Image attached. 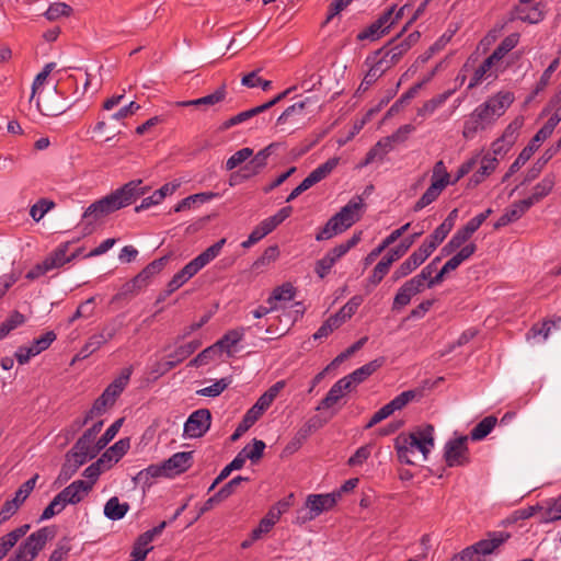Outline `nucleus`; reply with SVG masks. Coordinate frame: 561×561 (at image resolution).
Masks as SVG:
<instances>
[{
  "instance_id": "f257e3e1",
  "label": "nucleus",
  "mask_w": 561,
  "mask_h": 561,
  "mask_svg": "<svg viewBox=\"0 0 561 561\" xmlns=\"http://www.w3.org/2000/svg\"><path fill=\"white\" fill-rule=\"evenodd\" d=\"M515 100L511 91H499L478 105L465 119L462 136L473 139L479 131L485 130L500 118Z\"/></svg>"
},
{
  "instance_id": "f03ea898",
  "label": "nucleus",
  "mask_w": 561,
  "mask_h": 561,
  "mask_svg": "<svg viewBox=\"0 0 561 561\" xmlns=\"http://www.w3.org/2000/svg\"><path fill=\"white\" fill-rule=\"evenodd\" d=\"M148 190L149 187L142 186L141 180L130 181L111 194L92 203L84 210L83 219L91 225L101 218L133 204L136 199L144 196Z\"/></svg>"
},
{
  "instance_id": "7ed1b4c3",
  "label": "nucleus",
  "mask_w": 561,
  "mask_h": 561,
  "mask_svg": "<svg viewBox=\"0 0 561 561\" xmlns=\"http://www.w3.org/2000/svg\"><path fill=\"white\" fill-rule=\"evenodd\" d=\"M393 445L401 463L415 465L413 457L416 451L422 455V460L426 461L435 446L434 426L426 424L409 433H401L394 438Z\"/></svg>"
},
{
  "instance_id": "20e7f679",
  "label": "nucleus",
  "mask_w": 561,
  "mask_h": 561,
  "mask_svg": "<svg viewBox=\"0 0 561 561\" xmlns=\"http://www.w3.org/2000/svg\"><path fill=\"white\" fill-rule=\"evenodd\" d=\"M364 201L360 196H354L341 208L339 213L332 216L324 227L316 234L317 241L329 240L348 228H351L362 216Z\"/></svg>"
},
{
  "instance_id": "39448f33",
  "label": "nucleus",
  "mask_w": 561,
  "mask_h": 561,
  "mask_svg": "<svg viewBox=\"0 0 561 561\" xmlns=\"http://www.w3.org/2000/svg\"><path fill=\"white\" fill-rule=\"evenodd\" d=\"M448 185H453L451 176L447 171L444 161L439 160L433 167L431 185L426 188L423 195L414 204L413 210L420 211L426 206L431 205L439 197V195Z\"/></svg>"
},
{
  "instance_id": "423d86ee",
  "label": "nucleus",
  "mask_w": 561,
  "mask_h": 561,
  "mask_svg": "<svg viewBox=\"0 0 561 561\" xmlns=\"http://www.w3.org/2000/svg\"><path fill=\"white\" fill-rule=\"evenodd\" d=\"M339 499V493L308 495L305 502V506L297 513L296 523L302 525L317 518L323 512L331 510L336 504Z\"/></svg>"
},
{
  "instance_id": "0eeeda50",
  "label": "nucleus",
  "mask_w": 561,
  "mask_h": 561,
  "mask_svg": "<svg viewBox=\"0 0 561 561\" xmlns=\"http://www.w3.org/2000/svg\"><path fill=\"white\" fill-rule=\"evenodd\" d=\"M55 535L54 529L43 527L32 533L18 548L15 556L21 561H33L43 550L46 542Z\"/></svg>"
},
{
  "instance_id": "6e6552de",
  "label": "nucleus",
  "mask_w": 561,
  "mask_h": 561,
  "mask_svg": "<svg viewBox=\"0 0 561 561\" xmlns=\"http://www.w3.org/2000/svg\"><path fill=\"white\" fill-rule=\"evenodd\" d=\"M404 9L405 7L400 8L394 15L396 7H390L375 22L362 31L357 35V38L360 41H376L380 38L390 28V26L402 16Z\"/></svg>"
},
{
  "instance_id": "1a4fd4ad",
  "label": "nucleus",
  "mask_w": 561,
  "mask_h": 561,
  "mask_svg": "<svg viewBox=\"0 0 561 561\" xmlns=\"http://www.w3.org/2000/svg\"><path fill=\"white\" fill-rule=\"evenodd\" d=\"M468 437L459 436L449 439L444 446V459L448 467L466 466L470 461L467 446Z\"/></svg>"
},
{
  "instance_id": "9d476101",
  "label": "nucleus",
  "mask_w": 561,
  "mask_h": 561,
  "mask_svg": "<svg viewBox=\"0 0 561 561\" xmlns=\"http://www.w3.org/2000/svg\"><path fill=\"white\" fill-rule=\"evenodd\" d=\"M211 413L208 409H198L190 414L183 427L186 438H199L210 428Z\"/></svg>"
},
{
  "instance_id": "9b49d317",
  "label": "nucleus",
  "mask_w": 561,
  "mask_h": 561,
  "mask_svg": "<svg viewBox=\"0 0 561 561\" xmlns=\"http://www.w3.org/2000/svg\"><path fill=\"white\" fill-rule=\"evenodd\" d=\"M226 243V239L222 238L218 240L216 243L207 248L201 254H198L195 259L190 261L182 270L181 273L185 276L187 280H190L193 276H195L203 267H205L208 263L215 260L221 252L224 245Z\"/></svg>"
},
{
  "instance_id": "f8f14e48",
  "label": "nucleus",
  "mask_w": 561,
  "mask_h": 561,
  "mask_svg": "<svg viewBox=\"0 0 561 561\" xmlns=\"http://www.w3.org/2000/svg\"><path fill=\"white\" fill-rule=\"evenodd\" d=\"M226 243V239L222 238L218 240L216 243L207 248L201 254H198L195 259L190 261L182 270L181 273L185 276L187 280H190L193 276H195L203 267H205L208 263L215 260L221 252L224 245Z\"/></svg>"
},
{
  "instance_id": "ddd939ff",
  "label": "nucleus",
  "mask_w": 561,
  "mask_h": 561,
  "mask_svg": "<svg viewBox=\"0 0 561 561\" xmlns=\"http://www.w3.org/2000/svg\"><path fill=\"white\" fill-rule=\"evenodd\" d=\"M92 458H94V456L89 451L76 449V445H73L65 456V462L61 466L58 479L60 481H68L76 474L81 466Z\"/></svg>"
},
{
  "instance_id": "4468645a",
  "label": "nucleus",
  "mask_w": 561,
  "mask_h": 561,
  "mask_svg": "<svg viewBox=\"0 0 561 561\" xmlns=\"http://www.w3.org/2000/svg\"><path fill=\"white\" fill-rule=\"evenodd\" d=\"M91 490V483L83 480H76L61 490L57 496L65 506L68 504L75 505L81 502Z\"/></svg>"
},
{
  "instance_id": "2eb2a0df",
  "label": "nucleus",
  "mask_w": 561,
  "mask_h": 561,
  "mask_svg": "<svg viewBox=\"0 0 561 561\" xmlns=\"http://www.w3.org/2000/svg\"><path fill=\"white\" fill-rule=\"evenodd\" d=\"M366 64L369 69L359 84V90H368L387 70L390 69L389 64L379 57L376 53L371 57H367Z\"/></svg>"
},
{
  "instance_id": "dca6fc26",
  "label": "nucleus",
  "mask_w": 561,
  "mask_h": 561,
  "mask_svg": "<svg viewBox=\"0 0 561 561\" xmlns=\"http://www.w3.org/2000/svg\"><path fill=\"white\" fill-rule=\"evenodd\" d=\"M279 146L278 142H272L268 146L261 149L243 168L244 172L242 178L249 179L251 176L257 175L266 165L268 157L274 152L275 149Z\"/></svg>"
},
{
  "instance_id": "f3484780",
  "label": "nucleus",
  "mask_w": 561,
  "mask_h": 561,
  "mask_svg": "<svg viewBox=\"0 0 561 561\" xmlns=\"http://www.w3.org/2000/svg\"><path fill=\"white\" fill-rule=\"evenodd\" d=\"M383 364V358H376L362 367L355 369L350 375L341 378L342 381L347 383V388L350 391L354 389L357 385L362 383L369 376H371L377 369H379Z\"/></svg>"
},
{
  "instance_id": "a211bd4d",
  "label": "nucleus",
  "mask_w": 561,
  "mask_h": 561,
  "mask_svg": "<svg viewBox=\"0 0 561 561\" xmlns=\"http://www.w3.org/2000/svg\"><path fill=\"white\" fill-rule=\"evenodd\" d=\"M510 537V534L506 531H491L488 534L486 538L476 542L474 547L480 558L483 559L484 557L492 554Z\"/></svg>"
},
{
  "instance_id": "6ab92c4d",
  "label": "nucleus",
  "mask_w": 561,
  "mask_h": 561,
  "mask_svg": "<svg viewBox=\"0 0 561 561\" xmlns=\"http://www.w3.org/2000/svg\"><path fill=\"white\" fill-rule=\"evenodd\" d=\"M546 5L540 1L528 8L527 5H516L514 8V18L530 24H537L543 20Z\"/></svg>"
},
{
  "instance_id": "aec40b11",
  "label": "nucleus",
  "mask_w": 561,
  "mask_h": 561,
  "mask_svg": "<svg viewBox=\"0 0 561 561\" xmlns=\"http://www.w3.org/2000/svg\"><path fill=\"white\" fill-rule=\"evenodd\" d=\"M531 206V201L527 198L512 204L494 224V228L499 229L518 220Z\"/></svg>"
},
{
  "instance_id": "412c9836",
  "label": "nucleus",
  "mask_w": 561,
  "mask_h": 561,
  "mask_svg": "<svg viewBox=\"0 0 561 561\" xmlns=\"http://www.w3.org/2000/svg\"><path fill=\"white\" fill-rule=\"evenodd\" d=\"M411 224L407 222L387 236L378 247L373 249L364 259L365 266L370 265L389 245L394 243L408 229Z\"/></svg>"
},
{
  "instance_id": "4be33fe9",
  "label": "nucleus",
  "mask_w": 561,
  "mask_h": 561,
  "mask_svg": "<svg viewBox=\"0 0 561 561\" xmlns=\"http://www.w3.org/2000/svg\"><path fill=\"white\" fill-rule=\"evenodd\" d=\"M438 69V66L432 70V72L422 81L419 83H415L413 87H411L407 92H404L388 110L387 116H392L397 113H399L404 106H407L412 99L416 96L419 91L422 89L423 84L428 82L432 77L435 75L436 70Z\"/></svg>"
},
{
  "instance_id": "5701e85b",
  "label": "nucleus",
  "mask_w": 561,
  "mask_h": 561,
  "mask_svg": "<svg viewBox=\"0 0 561 561\" xmlns=\"http://www.w3.org/2000/svg\"><path fill=\"white\" fill-rule=\"evenodd\" d=\"M192 453L180 451L172 455L164 462L169 477H173L186 471L192 466Z\"/></svg>"
},
{
  "instance_id": "b1692460",
  "label": "nucleus",
  "mask_w": 561,
  "mask_h": 561,
  "mask_svg": "<svg viewBox=\"0 0 561 561\" xmlns=\"http://www.w3.org/2000/svg\"><path fill=\"white\" fill-rule=\"evenodd\" d=\"M499 160L493 157L491 152H486L480 160V167L470 178V183L478 185L482 183L489 175H491L497 168Z\"/></svg>"
},
{
  "instance_id": "393cba45",
  "label": "nucleus",
  "mask_w": 561,
  "mask_h": 561,
  "mask_svg": "<svg viewBox=\"0 0 561 561\" xmlns=\"http://www.w3.org/2000/svg\"><path fill=\"white\" fill-rule=\"evenodd\" d=\"M102 426L103 421H99L92 427L87 430L76 442V449H84L95 457L101 449H99V440L95 445H93V442L95 436L100 433Z\"/></svg>"
},
{
  "instance_id": "a878e982",
  "label": "nucleus",
  "mask_w": 561,
  "mask_h": 561,
  "mask_svg": "<svg viewBox=\"0 0 561 561\" xmlns=\"http://www.w3.org/2000/svg\"><path fill=\"white\" fill-rule=\"evenodd\" d=\"M30 529L28 524H24L12 531L0 537V560L16 545V542L26 535Z\"/></svg>"
},
{
  "instance_id": "bb28decb",
  "label": "nucleus",
  "mask_w": 561,
  "mask_h": 561,
  "mask_svg": "<svg viewBox=\"0 0 561 561\" xmlns=\"http://www.w3.org/2000/svg\"><path fill=\"white\" fill-rule=\"evenodd\" d=\"M393 144L389 140L388 136L381 138L376 145L367 152L365 160L360 167H366L376 160L382 161L385 157L393 149Z\"/></svg>"
},
{
  "instance_id": "cd10ccee",
  "label": "nucleus",
  "mask_w": 561,
  "mask_h": 561,
  "mask_svg": "<svg viewBox=\"0 0 561 561\" xmlns=\"http://www.w3.org/2000/svg\"><path fill=\"white\" fill-rule=\"evenodd\" d=\"M346 391H350L347 388V383L342 381V379L337 380L328 391L327 396L321 400L317 410L321 409H330L335 405L339 400L344 396Z\"/></svg>"
},
{
  "instance_id": "c85d7f7f",
  "label": "nucleus",
  "mask_w": 561,
  "mask_h": 561,
  "mask_svg": "<svg viewBox=\"0 0 561 561\" xmlns=\"http://www.w3.org/2000/svg\"><path fill=\"white\" fill-rule=\"evenodd\" d=\"M128 511L129 504L127 502H119L117 496L108 499L104 505V515L111 520L122 519Z\"/></svg>"
},
{
  "instance_id": "c756f323",
  "label": "nucleus",
  "mask_w": 561,
  "mask_h": 561,
  "mask_svg": "<svg viewBox=\"0 0 561 561\" xmlns=\"http://www.w3.org/2000/svg\"><path fill=\"white\" fill-rule=\"evenodd\" d=\"M409 50V44H403L401 41L390 48H382L376 54L381 57L387 64H389L390 68H392L402 56Z\"/></svg>"
},
{
  "instance_id": "7c9ffc66",
  "label": "nucleus",
  "mask_w": 561,
  "mask_h": 561,
  "mask_svg": "<svg viewBox=\"0 0 561 561\" xmlns=\"http://www.w3.org/2000/svg\"><path fill=\"white\" fill-rule=\"evenodd\" d=\"M245 329L237 328L233 330H229L224 336L218 340L215 344L218 347L219 352L226 351L230 353L231 348L237 345L244 337Z\"/></svg>"
},
{
  "instance_id": "2f4dec72",
  "label": "nucleus",
  "mask_w": 561,
  "mask_h": 561,
  "mask_svg": "<svg viewBox=\"0 0 561 561\" xmlns=\"http://www.w3.org/2000/svg\"><path fill=\"white\" fill-rule=\"evenodd\" d=\"M340 159L333 157L327 160L324 163L317 167L313 171L309 173L307 180L313 185L324 180L339 164Z\"/></svg>"
},
{
  "instance_id": "473e14b6",
  "label": "nucleus",
  "mask_w": 561,
  "mask_h": 561,
  "mask_svg": "<svg viewBox=\"0 0 561 561\" xmlns=\"http://www.w3.org/2000/svg\"><path fill=\"white\" fill-rule=\"evenodd\" d=\"M169 259V255H164L160 259L153 260L134 278V282L145 283L152 276L159 274L167 265Z\"/></svg>"
},
{
  "instance_id": "72a5a7b5",
  "label": "nucleus",
  "mask_w": 561,
  "mask_h": 561,
  "mask_svg": "<svg viewBox=\"0 0 561 561\" xmlns=\"http://www.w3.org/2000/svg\"><path fill=\"white\" fill-rule=\"evenodd\" d=\"M550 106L554 112L550 115L545 125L540 128L549 137L552 135L554 128L561 122V91L551 100Z\"/></svg>"
},
{
  "instance_id": "f704fd0d",
  "label": "nucleus",
  "mask_w": 561,
  "mask_h": 561,
  "mask_svg": "<svg viewBox=\"0 0 561 561\" xmlns=\"http://www.w3.org/2000/svg\"><path fill=\"white\" fill-rule=\"evenodd\" d=\"M295 298V288L291 284L285 283L282 286L276 287L266 302L268 306H278V302L290 301Z\"/></svg>"
},
{
  "instance_id": "c9c22d12",
  "label": "nucleus",
  "mask_w": 561,
  "mask_h": 561,
  "mask_svg": "<svg viewBox=\"0 0 561 561\" xmlns=\"http://www.w3.org/2000/svg\"><path fill=\"white\" fill-rule=\"evenodd\" d=\"M393 263L391 257L387 254L374 267L371 275L368 277L367 283L370 287H376L383 277L389 273L390 266Z\"/></svg>"
},
{
  "instance_id": "e433bc0d",
  "label": "nucleus",
  "mask_w": 561,
  "mask_h": 561,
  "mask_svg": "<svg viewBox=\"0 0 561 561\" xmlns=\"http://www.w3.org/2000/svg\"><path fill=\"white\" fill-rule=\"evenodd\" d=\"M497 423V419L493 415L486 416L481 420L470 432L472 440H481L486 437Z\"/></svg>"
},
{
  "instance_id": "4c0bfd02",
  "label": "nucleus",
  "mask_w": 561,
  "mask_h": 561,
  "mask_svg": "<svg viewBox=\"0 0 561 561\" xmlns=\"http://www.w3.org/2000/svg\"><path fill=\"white\" fill-rule=\"evenodd\" d=\"M538 513L540 514L541 523H551L561 519V495L552 500L547 507H539Z\"/></svg>"
},
{
  "instance_id": "58836bf2",
  "label": "nucleus",
  "mask_w": 561,
  "mask_h": 561,
  "mask_svg": "<svg viewBox=\"0 0 561 561\" xmlns=\"http://www.w3.org/2000/svg\"><path fill=\"white\" fill-rule=\"evenodd\" d=\"M216 194L214 193H198L190 195L182 201H180L173 208L174 213H180L186 209H191L196 203H206L214 198Z\"/></svg>"
},
{
  "instance_id": "ea45409f",
  "label": "nucleus",
  "mask_w": 561,
  "mask_h": 561,
  "mask_svg": "<svg viewBox=\"0 0 561 561\" xmlns=\"http://www.w3.org/2000/svg\"><path fill=\"white\" fill-rule=\"evenodd\" d=\"M278 512L268 510L267 514L260 520L259 526L252 530V539L257 540L262 535L267 534L279 520Z\"/></svg>"
},
{
  "instance_id": "a19ab883",
  "label": "nucleus",
  "mask_w": 561,
  "mask_h": 561,
  "mask_svg": "<svg viewBox=\"0 0 561 561\" xmlns=\"http://www.w3.org/2000/svg\"><path fill=\"white\" fill-rule=\"evenodd\" d=\"M67 252L68 244L64 243L45 259L51 270L61 267L75 257V255L67 256Z\"/></svg>"
},
{
  "instance_id": "79ce46f5",
  "label": "nucleus",
  "mask_w": 561,
  "mask_h": 561,
  "mask_svg": "<svg viewBox=\"0 0 561 561\" xmlns=\"http://www.w3.org/2000/svg\"><path fill=\"white\" fill-rule=\"evenodd\" d=\"M559 66H560V59L554 58L550 62V65L547 67V69L542 72L539 81L537 82V84L535 87L533 94L527 99V102H530L535 98V95H537L538 93H540L541 91H543L546 89V87L550 82L552 73L558 69Z\"/></svg>"
},
{
  "instance_id": "37998d69",
  "label": "nucleus",
  "mask_w": 561,
  "mask_h": 561,
  "mask_svg": "<svg viewBox=\"0 0 561 561\" xmlns=\"http://www.w3.org/2000/svg\"><path fill=\"white\" fill-rule=\"evenodd\" d=\"M496 65L488 57L473 72L470 79L468 88H474L480 84L485 78L490 77L493 72V68Z\"/></svg>"
},
{
  "instance_id": "c03bdc74",
  "label": "nucleus",
  "mask_w": 561,
  "mask_h": 561,
  "mask_svg": "<svg viewBox=\"0 0 561 561\" xmlns=\"http://www.w3.org/2000/svg\"><path fill=\"white\" fill-rule=\"evenodd\" d=\"M554 186V179L552 176H545L539 183L534 187V193L531 196L527 197V199L531 201V205L542 199L547 196Z\"/></svg>"
},
{
  "instance_id": "a18cd8bd",
  "label": "nucleus",
  "mask_w": 561,
  "mask_h": 561,
  "mask_svg": "<svg viewBox=\"0 0 561 561\" xmlns=\"http://www.w3.org/2000/svg\"><path fill=\"white\" fill-rule=\"evenodd\" d=\"M25 322V317L19 311L12 312L0 325V340Z\"/></svg>"
},
{
  "instance_id": "49530a36",
  "label": "nucleus",
  "mask_w": 561,
  "mask_h": 561,
  "mask_svg": "<svg viewBox=\"0 0 561 561\" xmlns=\"http://www.w3.org/2000/svg\"><path fill=\"white\" fill-rule=\"evenodd\" d=\"M159 477H169L164 462L150 465L138 472V479L145 483H149L152 479Z\"/></svg>"
},
{
  "instance_id": "de8ad7c7",
  "label": "nucleus",
  "mask_w": 561,
  "mask_h": 561,
  "mask_svg": "<svg viewBox=\"0 0 561 561\" xmlns=\"http://www.w3.org/2000/svg\"><path fill=\"white\" fill-rule=\"evenodd\" d=\"M449 92L439 94L428 101H426L419 110L417 116L426 117L432 115L439 106H442L449 96Z\"/></svg>"
},
{
  "instance_id": "09e8293b",
  "label": "nucleus",
  "mask_w": 561,
  "mask_h": 561,
  "mask_svg": "<svg viewBox=\"0 0 561 561\" xmlns=\"http://www.w3.org/2000/svg\"><path fill=\"white\" fill-rule=\"evenodd\" d=\"M416 294L414 293V290L408 285V283L405 282L397 291L394 298H393V304H392V309L393 310H398V309H401L403 307H405L407 305L410 304L411 299L413 296H415Z\"/></svg>"
},
{
  "instance_id": "8fccbe9b",
  "label": "nucleus",
  "mask_w": 561,
  "mask_h": 561,
  "mask_svg": "<svg viewBox=\"0 0 561 561\" xmlns=\"http://www.w3.org/2000/svg\"><path fill=\"white\" fill-rule=\"evenodd\" d=\"M423 233V230H420L417 232H414L410 237L405 238L398 247L390 249L387 253L389 257L394 262L399 260L408 250L409 248L414 243V241L420 238Z\"/></svg>"
},
{
  "instance_id": "3c124183",
  "label": "nucleus",
  "mask_w": 561,
  "mask_h": 561,
  "mask_svg": "<svg viewBox=\"0 0 561 561\" xmlns=\"http://www.w3.org/2000/svg\"><path fill=\"white\" fill-rule=\"evenodd\" d=\"M220 354L218 347L216 344H213L211 346L206 347L196 357H194L190 362L191 367H199L207 365L211 360H214L218 355Z\"/></svg>"
},
{
  "instance_id": "603ef678",
  "label": "nucleus",
  "mask_w": 561,
  "mask_h": 561,
  "mask_svg": "<svg viewBox=\"0 0 561 561\" xmlns=\"http://www.w3.org/2000/svg\"><path fill=\"white\" fill-rule=\"evenodd\" d=\"M524 125V117L518 116L514 118L505 128L503 135L500 137L508 145H514L518 138L520 128Z\"/></svg>"
},
{
  "instance_id": "864d4df0",
  "label": "nucleus",
  "mask_w": 561,
  "mask_h": 561,
  "mask_svg": "<svg viewBox=\"0 0 561 561\" xmlns=\"http://www.w3.org/2000/svg\"><path fill=\"white\" fill-rule=\"evenodd\" d=\"M37 479H38V474H34L32 478H30L27 481H25L18 489L14 497L11 501L14 502L20 507L25 502V500L30 496L32 491L34 490Z\"/></svg>"
},
{
  "instance_id": "5fc2aeb1",
  "label": "nucleus",
  "mask_w": 561,
  "mask_h": 561,
  "mask_svg": "<svg viewBox=\"0 0 561 561\" xmlns=\"http://www.w3.org/2000/svg\"><path fill=\"white\" fill-rule=\"evenodd\" d=\"M231 380L229 378H221L216 380L213 385L202 388L196 391L198 396L202 397H218L230 385Z\"/></svg>"
},
{
  "instance_id": "6e6d98bb",
  "label": "nucleus",
  "mask_w": 561,
  "mask_h": 561,
  "mask_svg": "<svg viewBox=\"0 0 561 561\" xmlns=\"http://www.w3.org/2000/svg\"><path fill=\"white\" fill-rule=\"evenodd\" d=\"M535 153V146H526L515 159V161L511 164L507 173L504 176V180L512 176L516 173Z\"/></svg>"
},
{
  "instance_id": "4d7b16f0",
  "label": "nucleus",
  "mask_w": 561,
  "mask_h": 561,
  "mask_svg": "<svg viewBox=\"0 0 561 561\" xmlns=\"http://www.w3.org/2000/svg\"><path fill=\"white\" fill-rule=\"evenodd\" d=\"M253 156V150L249 147H244L238 151H236L227 161H226V170L231 171L245 162L249 158Z\"/></svg>"
},
{
  "instance_id": "13d9d810",
  "label": "nucleus",
  "mask_w": 561,
  "mask_h": 561,
  "mask_svg": "<svg viewBox=\"0 0 561 561\" xmlns=\"http://www.w3.org/2000/svg\"><path fill=\"white\" fill-rule=\"evenodd\" d=\"M259 70L252 71L241 79V84L248 88L261 87L263 91H267L272 87V82L264 80L257 76Z\"/></svg>"
},
{
  "instance_id": "bf43d9fd",
  "label": "nucleus",
  "mask_w": 561,
  "mask_h": 561,
  "mask_svg": "<svg viewBox=\"0 0 561 561\" xmlns=\"http://www.w3.org/2000/svg\"><path fill=\"white\" fill-rule=\"evenodd\" d=\"M72 9L70 5L64 2H55L48 7L45 12V16L49 21H55L61 16L70 15Z\"/></svg>"
},
{
  "instance_id": "052dcab7",
  "label": "nucleus",
  "mask_w": 561,
  "mask_h": 561,
  "mask_svg": "<svg viewBox=\"0 0 561 561\" xmlns=\"http://www.w3.org/2000/svg\"><path fill=\"white\" fill-rule=\"evenodd\" d=\"M54 206L53 201L42 198L31 207L30 215L35 221H39Z\"/></svg>"
},
{
  "instance_id": "680f3d73",
  "label": "nucleus",
  "mask_w": 561,
  "mask_h": 561,
  "mask_svg": "<svg viewBox=\"0 0 561 561\" xmlns=\"http://www.w3.org/2000/svg\"><path fill=\"white\" fill-rule=\"evenodd\" d=\"M264 449L265 443L263 440L254 438L253 444L243 447L241 453L245 454V457L250 459L252 462H255L263 456Z\"/></svg>"
},
{
  "instance_id": "e2e57ef3",
  "label": "nucleus",
  "mask_w": 561,
  "mask_h": 561,
  "mask_svg": "<svg viewBox=\"0 0 561 561\" xmlns=\"http://www.w3.org/2000/svg\"><path fill=\"white\" fill-rule=\"evenodd\" d=\"M225 98H226V87L221 85L214 93L208 94L203 98H199V99H195V102H193V103L195 106H199V105L210 106V105H215V104L221 102Z\"/></svg>"
},
{
  "instance_id": "0e129e2a",
  "label": "nucleus",
  "mask_w": 561,
  "mask_h": 561,
  "mask_svg": "<svg viewBox=\"0 0 561 561\" xmlns=\"http://www.w3.org/2000/svg\"><path fill=\"white\" fill-rule=\"evenodd\" d=\"M416 397L415 390H407L394 397L388 404L393 412L403 409L410 401Z\"/></svg>"
},
{
  "instance_id": "69168bd1",
  "label": "nucleus",
  "mask_w": 561,
  "mask_h": 561,
  "mask_svg": "<svg viewBox=\"0 0 561 561\" xmlns=\"http://www.w3.org/2000/svg\"><path fill=\"white\" fill-rule=\"evenodd\" d=\"M94 313V297H90L85 301H83L76 310L73 316L69 319V323H72L77 319L84 318L88 319L92 317Z\"/></svg>"
},
{
  "instance_id": "338daca9",
  "label": "nucleus",
  "mask_w": 561,
  "mask_h": 561,
  "mask_svg": "<svg viewBox=\"0 0 561 561\" xmlns=\"http://www.w3.org/2000/svg\"><path fill=\"white\" fill-rule=\"evenodd\" d=\"M71 550V546L68 539L60 540L56 548L50 553L48 561H66L69 552Z\"/></svg>"
},
{
  "instance_id": "774afa93",
  "label": "nucleus",
  "mask_w": 561,
  "mask_h": 561,
  "mask_svg": "<svg viewBox=\"0 0 561 561\" xmlns=\"http://www.w3.org/2000/svg\"><path fill=\"white\" fill-rule=\"evenodd\" d=\"M363 302L362 296H353L339 311L340 316L342 317V320L350 319L358 309V307Z\"/></svg>"
}]
</instances>
